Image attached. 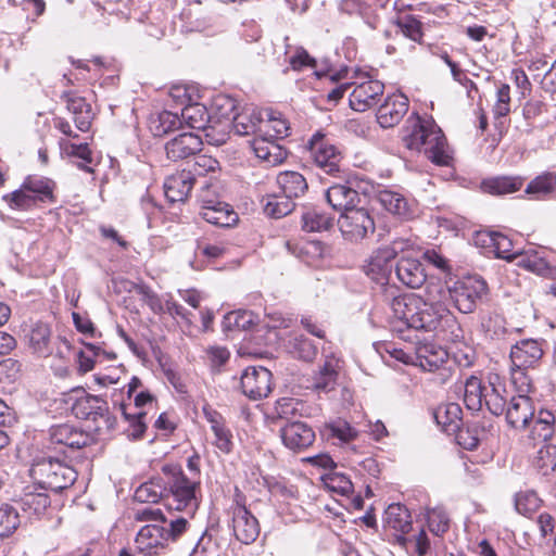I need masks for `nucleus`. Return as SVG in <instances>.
Returning a JSON list of instances; mask_svg holds the SVG:
<instances>
[{"label":"nucleus","instance_id":"0eeeda50","mask_svg":"<svg viewBox=\"0 0 556 556\" xmlns=\"http://www.w3.org/2000/svg\"><path fill=\"white\" fill-rule=\"evenodd\" d=\"M342 236L352 242L363 240L375 231V223L365 208H352L344 212L339 219Z\"/></svg>","mask_w":556,"mask_h":556},{"label":"nucleus","instance_id":"13d9d810","mask_svg":"<svg viewBox=\"0 0 556 556\" xmlns=\"http://www.w3.org/2000/svg\"><path fill=\"white\" fill-rule=\"evenodd\" d=\"M427 522L430 531L435 535H442L448 530L450 519L442 507H434L427 511Z\"/></svg>","mask_w":556,"mask_h":556},{"label":"nucleus","instance_id":"dca6fc26","mask_svg":"<svg viewBox=\"0 0 556 556\" xmlns=\"http://www.w3.org/2000/svg\"><path fill=\"white\" fill-rule=\"evenodd\" d=\"M280 437L286 447L302 452L315 441L314 430L302 421L288 422L280 429Z\"/></svg>","mask_w":556,"mask_h":556},{"label":"nucleus","instance_id":"4468645a","mask_svg":"<svg viewBox=\"0 0 556 556\" xmlns=\"http://www.w3.org/2000/svg\"><path fill=\"white\" fill-rule=\"evenodd\" d=\"M204 418L210 424V429L214 435L213 445L224 454H230L233 450V434L223 415L213 409L210 405L202 408Z\"/></svg>","mask_w":556,"mask_h":556},{"label":"nucleus","instance_id":"f03ea898","mask_svg":"<svg viewBox=\"0 0 556 556\" xmlns=\"http://www.w3.org/2000/svg\"><path fill=\"white\" fill-rule=\"evenodd\" d=\"M402 140L407 149L422 152L435 165L450 166L453 162V151L431 117L409 116Z\"/></svg>","mask_w":556,"mask_h":556},{"label":"nucleus","instance_id":"5701e85b","mask_svg":"<svg viewBox=\"0 0 556 556\" xmlns=\"http://www.w3.org/2000/svg\"><path fill=\"white\" fill-rule=\"evenodd\" d=\"M477 242L482 247L491 249L495 256L506 261H516L521 251L513 250L511 240L497 231H481L477 235Z\"/></svg>","mask_w":556,"mask_h":556},{"label":"nucleus","instance_id":"8fccbe9b","mask_svg":"<svg viewBox=\"0 0 556 556\" xmlns=\"http://www.w3.org/2000/svg\"><path fill=\"white\" fill-rule=\"evenodd\" d=\"M165 485L162 479H153L142 483L135 491V500L140 503H157L162 498Z\"/></svg>","mask_w":556,"mask_h":556},{"label":"nucleus","instance_id":"423d86ee","mask_svg":"<svg viewBox=\"0 0 556 556\" xmlns=\"http://www.w3.org/2000/svg\"><path fill=\"white\" fill-rule=\"evenodd\" d=\"M168 485L172 495L170 507L176 510H185L188 516L192 517L199 506L195 495L198 484L187 478L182 471H178L173 475Z\"/></svg>","mask_w":556,"mask_h":556},{"label":"nucleus","instance_id":"c85d7f7f","mask_svg":"<svg viewBox=\"0 0 556 556\" xmlns=\"http://www.w3.org/2000/svg\"><path fill=\"white\" fill-rule=\"evenodd\" d=\"M47 490H41L39 485L26 488L21 497V507L29 517H40L46 514L50 507V500Z\"/></svg>","mask_w":556,"mask_h":556},{"label":"nucleus","instance_id":"a211bd4d","mask_svg":"<svg viewBox=\"0 0 556 556\" xmlns=\"http://www.w3.org/2000/svg\"><path fill=\"white\" fill-rule=\"evenodd\" d=\"M49 438L51 444L72 450L86 446L90 440L86 432L70 424L52 426L49 430Z\"/></svg>","mask_w":556,"mask_h":556},{"label":"nucleus","instance_id":"aec40b11","mask_svg":"<svg viewBox=\"0 0 556 556\" xmlns=\"http://www.w3.org/2000/svg\"><path fill=\"white\" fill-rule=\"evenodd\" d=\"M397 279L408 288H420L427 279L424 265L417 258L402 256L395 266Z\"/></svg>","mask_w":556,"mask_h":556},{"label":"nucleus","instance_id":"49530a36","mask_svg":"<svg viewBox=\"0 0 556 556\" xmlns=\"http://www.w3.org/2000/svg\"><path fill=\"white\" fill-rule=\"evenodd\" d=\"M87 351L91 354H88L85 351H80L77 355L78 361V369L80 372L86 374L93 369L96 362L101 357H105L109 359H114L116 357L115 353H108L103 351L100 346H97L92 343L86 344Z\"/></svg>","mask_w":556,"mask_h":556},{"label":"nucleus","instance_id":"c9c22d12","mask_svg":"<svg viewBox=\"0 0 556 556\" xmlns=\"http://www.w3.org/2000/svg\"><path fill=\"white\" fill-rule=\"evenodd\" d=\"M523 179L519 176H497L481 182L483 192L492 195H505L521 189Z\"/></svg>","mask_w":556,"mask_h":556},{"label":"nucleus","instance_id":"7ed1b4c3","mask_svg":"<svg viewBox=\"0 0 556 556\" xmlns=\"http://www.w3.org/2000/svg\"><path fill=\"white\" fill-rule=\"evenodd\" d=\"M504 413L507 424L515 429H525L532 424L531 437L534 440L546 442L554 434V414L541 409L535 415L533 401L527 394L513 396Z\"/></svg>","mask_w":556,"mask_h":556},{"label":"nucleus","instance_id":"bb28decb","mask_svg":"<svg viewBox=\"0 0 556 556\" xmlns=\"http://www.w3.org/2000/svg\"><path fill=\"white\" fill-rule=\"evenodd\" d=\"M505 386L502 383L500 376L490 375L488 377L486 390H484L483 405L489 412L495 416L504 414L507 407Z\"/></svg>","mask_w":556,"mask_h":556},{"label":"nucleus","instance_id":"e433bc0d","mask_svg":"<svg viewBox=\"0 0 556 556\" xmlns=\"http://www.w3.org/2000/svg\"><path fill=\"white\" fill-rule=\"evenodd\" d=\"M276 181L285 197L288 199L304 195L308 188L305 177L293 170H287L278 174Z\"/></svg>","mask_w":556,"mask_h":556},{"label":"nucleus","instance_id":"1a4fd4ad","mask_svg":"<svg viewBox=\"0 0 556 556\" xmlns=\"http://www.w3.org/2000/svg\"><path fill=\"white\" fill-rule=\"evenodd\" d=\"M555 257L549 250L530 248L517 255L516 265L545 278H556Z\"/></svg>","mask_w":556,"mask_h":556},{"label":"nucleus","instance_id":"f257e3e1","mask_svg":"<svg viewBox=\"0 0 556 556\" xmlns=\"http://www.w3.org/2000/svg\"><path fill=\"white\" fill-rule=\"evenodd\" d=\"M444 290L440 283H428L422 294L405 293L392 299L391 328L434 332L456 325L454 314L443 303Z\"/></svg>","mask_w":556,"mask_h":556},{"label":"nucleus","instance_id":"473e14b6","mask_svg":"<svg viewBox=\"0 0 556 556\" xmlns=\"http://www.w3.org/2000/svg\"><path fill=\"white\" fill-rule=\"evenodd\" d=\"M384 527L394 530L399 535L408 533L412 529V517L408 509L401 504H391L384 511Z\"/></svg>","mask_w":556,"mask_h":556},{"label":"nucleus","instance_id":"6e6d98bb","mask_svg":"<svg viewBox=\"0 0 556 556\" xmlns=\"http://www.w3.org/2000/svg\"><path fill=\"white\" fill-rule=\"evenodd\" d=\"M3 200L13 210L27 211V210L38 206L36 201L25 189V186L23 184L20 189L13 191L10 194L4 195Z\"/></svg>","mask_w":556,"mask_h":556},{"label":"nucleus","instance_id":"6ab92c4d","mask_svg":"<svg viewBox=\"0 0 556 556\" xmlns=\"http://www.w3.org/2000/svg\"><path fill=\"white\" fill-rule=\"evenodd\" d=\"M194 181L192 170L184 169L170 175L164 182L165 197L172 203L185 202L193 188Z\"/></svg>","mask_w":556,"mask_h":556},{"label":"nucleus","instance_id":"c756f323","mask_svg":"<svg viewBox=\"0 0 556 556\" xmlns=\"http://www.w3.org/2000/svg\"><path fill=\"white\" fill-rule=\"evenodd\" d=\"M263 118V110L255 106H245L233 117L231 126L236 134L241 136H258V128Z\"/></svg>","mask_w":556,"mask_h":556},{"label":"nucleus","instance_id":"ea45409f","mask_svg":"<svg viewBox=\"0 0 556 556\" xmlns=\"http://www.w3.org/2000/svg\"><path fill=\"white\" fill-rule=\"evenodd\" d=\"M380 204L393 215L407 218L412 215L410 205L403 194L392 190H381L378 193Z\"/></svg>","mask_w":556,"mask_h":556},{"label":"nucleus","instance_id":"e2e57ef3","mask_svg":"<svg viewBox=\"0 0 556 556\" xmlns=\"http://www.w3.org/2000/svg\"><path fill=\"white\" fill-rule=\"evenodd\" d=\"M397 26L402 34L414 40L420 41L422 38L421 23L410 15H406L399 20Z\"/></svg>","mask_w":556,"mask_h":556},{"label":"nucleus","instance_id":"20e7f679","mask_svg":"<svg viewBox=\"0 0 556 556\" xmlns=\"http://www.w3.org/2000/svg\"><path fill=\"white\" fill-rule=\"evenodd\" d=\"M30 475L41 490L62 491L71 486L77 479L76 470L51 457L36 460Z\"/></svg>","mask_w":556,"mask_h":556},{"label":"nucleus","instance_id":"7c9ffc66","mask_svg":"<svg viewBox=\"0 0 556 556\" xmlns=\"http://www.w3.org/2000/svg\"><path fill=\"white\" fill-rule=\"evenodd\" d=\"M290 126L280 112L270 109L263 110V118L258 136H266L273 139H282L289 135Z\"/></svg>","mask_w":556,"mask_h":556},{"label":"nucleus","instance_id":"69168bd1","mask_svg":"<svg viewBox=\"0 0 556 556\" xmlns=\"http://www.w3.org/2000/svg\"><path fill=\"white\" fill-rule=\"evenodd\" d=\"M396 539L399 543L403 546H406L407 543H413L414 551L418 556H425L430 548L429 539L427 536V533L422 529L413 539L403 535H396Z\"/></svg>","mask_w":556,"mask_h":556},{"label":"nucleus","instance_id":"f3484780","mask_svg":"<svg viewBox=\"0 0 556 556\" xmlns=\"http://www.w3.org/2000/svg\"><path fill=\"white\" fill-rule=\"evenodd\" d=\"M408 110V99L403 93H393L386 98L377 112V121L383 128H390L401 122Z\"/></svg>","mask_w":556,"mask_h":556},{"label":"nucleus","instance_id":"ddd939ff","mask_svg":"<svg viewBox=\"0 0 556 556\" xmlns=\"http://www.w3.org/2000/svg\"><path fill=\"white\" fill-rule=\"evenodd\" d=\"M200 202L199 215L205 222L218 227H232L238 223V214L229 204L213 199H206L203 193L200 195Z\"/></svg>","mask_w":556,"mask_h":556},{"label":"nucleus","instance_id":"864d4df0","mask_svg":"<svg viewBox=\"0 0 556 556\" xmlns=\"http://www.w3.org/2000/svg\"><path fill=\"white\" fill-rule=\"evenodd\" d=\"M337 367L338 362L334 358L326 359L324 366L315 377L314 387L323 391L332 389L338 375Z\"/></svg>","mask_w":556,"mask_h":556},{"label":"nucleus","instance_id":"72a5a7b5","mask_svg":"<svg viewBox=\"0 0 556 556\" xmlns=\"http://www.w3.org/2000/svg\"><path fill=\"white\" fill-rule=\"evenodd\" d=\"M328 203L336 211L346 212L355 207L358 201V192L346 185H333L326 192Z\"/></svg>","mask_w":556,"mask_h":556},{"label":"nucleus","instance_id":"2f4dec72","mask_svg":"<svg viewBox=\"0 0 556 556\" xmlns=\"http://www.w3.org/2000/svg\"><path fill=\"white\" fill-rule=\"evenodd\" d=\"M433 417L438 426L448 434L455 433L463 426L462 408L457 403H446L438 406Z\"/></svg>","mask_w":556,"mask_h":556},{"label":"nucleus","instance_id":"cd10ccee","mask_svg":"<svg viewBox=\"0 0 556 556\" xmlns=\"http://www.w3.org/2000/svg\"><path fill=\"white\" fill-rule=\"evenodd\" d=\"M391 254L392 252L382 251L381 249L375 251L364 266L365 274L377 283L384 285L392 273Z\"/></svg>","mask_w":556,"mask_h":556},{"label":"nucleus","instance_id":"f8f14e48","mask_svg":"<svg viewBox=\"0 0 556 556\" xmlns=\"http://www.w3.org/2000/svg\"><path fill=\"white\" fill-rule=\"evenodd\" d=\"M240 384L245 396L261 400L271 392V372L262 366H250L242 372Z\"/></svg>","mask_w":556,"mask_h":556},{"label":"nucleus","instance_id":"393cba45","mask_svg":"<svg viewBox=\"0 0 556 556\" xmlns=\"http://www.w3.org/2000/svg\"><path fill=\"white\" fill-rule=\"evenodd\" d=\"M448 353L442 346L427 342L416 349L415 364L426 371H434L446 363Z\"/></svg>","mask_w":556,"mask_h":556},{"label":"nucleus","instance_id":"052dcab7","mask_svg":"<svg viewBox=\"0 0 556 556\" xmlns=\"http://www.w3.org/2000/svg\"><path fill=\"white\" fill-rule=\"evenodd\" d=\"M169 97L177 106L182 109L193 103L198 93L193 87L177 85L170 88Z\"/></svg>","mask_w":556,"mask_h":556},{"label":"nucleus","instance_id":"2eb2a0df","mask_svg":"<svg viewBox=\"0 0 556 556\" xmlns=\"http://www.w3.org/2000/svg\"><path fill=\"white\" fill-rule=\"evenodd\" d=\"M232 531L238 541L243 544L253 543L260 534L257 519L243 505H236L231 509Z\"/></svg>","mask_w":556,"mask_h":556},{"label":"nucleus","instance_id":"9d476101","mask_svg":"<svg viewBox=\"0 0 556 556\" xmlns=\"http://www.w3.org/2000/svg\"><path fill=\"white\" fill-rule=\"evenodd\" d=\"M165 535V526L159 523L146 525L136 535V548L143 556H162L167 553L169 547Z\"/></svg>","mask_w":556,"mask_h":556},{"label":"nucleus","instance_id":"412c9836","mask_svg":"<svg viewBox=\"0 0 556 556\" xmlns=\"http://www.w3.org/2000/svg\"><path fill=\"white\" fill-rule=\"evenodd\" d=\"M541 344L533 339H525L517 342L510 350L511 365L527 369L533 367L542 357Z\"/></svg>","mask_w":556,"mask_h":556},{"label":"nucleus","instance_id":"bf43d9fd","mask_svg":"<svg viewBox=\"0 0 556 556\" xmlns=\"http://www.w3.org/2000/svg\"><path fill=\"white\" fill-rule=\"evenodd\" d=\"M291 353L300 359L311 362L317 355V348L312 340L298 336L291 343Z\"/></svg>","mask_w":556,"mask_h":556},{"label":"nucleus","instance_id":"79ce46f5","mask_svg":"<svg viewBox=\"0 0 556 556\" xmlns=\"http://www.w3.org/2000/svg\"><path fill=\"white\" fill-rule=\"evenodd\" d=\"M181 119L178 113L163 111L150 118L149 128L156 137H162L180 127Z\"/></svg>","mask_w":556,"mask_h":556},{"label":"nucleus","instance_id":"3c124183","mask_svg":"<svg viewBox=\"0 0 556 556\" xmlns=\"http://www.w3.org/2000/svg\"><path fill=\"white\" fill-rule=\"evenodd\" d=\"M255 323V316L250 311L238 309L225 315L223 320L224 330H245Z\"/></svg>","mask_w":556,"mask_h":556},{"label":"nucleus","instance_id":"6e6552de","mask_svg":"<svg viewBox=\"0 0 556 556\" xmlns=\"http://www.w3.org/2000/svg\"><path fill=\"white\" fill-rule=\"evenodd\" d=\"M308 152L315 164L329 175L340 170L341 152L323 134H315L308 141Z\"/></svg>","mask_w":556,"mask_h":556},{"label":"nucleus","instance_id":"338daca9","mask_svg":"<svg viewBox=\"0 0 556 556\" xmlns=\"http://www.w3.org/2000/svg\"><path fill=\"white\" fill-rule=\"evenodd\" d=\"M511 382L518 394H529L532 390V382L527 375L526 369L517 368L511 365Z\"/></svg>","mask_w":556,"mask_h":556},{"label":"nucleus","instance_id":"f704fd0d","mask_svg":"<svg viewBox=\"0 0 556 556\" xmlns=\"http://www.w3.org/2000/svg\"><path fill=\"white\" fill-rule=\"evenodd\" d=\"M23 185L36 201L38 206L40 204L54 202L53 190L55 185L51 179L46 177L29 176L23 181Z\"/></svg>","mask_w":556,"mask_h":556},{"label":"nucleus","instance_id":"603ef678","mask_svg":"<svg viewBox=\"0 0 556 556\" xmlns=\"http://www.w3.org/2000/svg\"><path fill=\"white\" fill-rule=\"evenodd\" d=\"M60 148L63 153L70 156L78 157L84 162V164H79V168L88 173L92 172V169L87 166V164L92 162L91 151L87 143L76 144L66 139H62L60 140Z\"/></svg>","mask_w":556,"mask_h":556},{"label":"nucleus","instance_id":"4be33fe9","mask_svg":"<svg viewBox=\"0 0 556 556\" xmlns=\"http://www.w3.org/2000/svg\"><path fill=\"white\" fill-rule=\"evenodd\" d=\"M202 140L192 132H182L165 144L167 159L179 161L187 159L201 150Z\"/></svg>","mask_w":556,"mask_h":556},{"label":"nucleus","instance_id":"9b49d317","mask_svg":"<svg viewBox=\"0 0 556 556\" xmlns=\"http://www.w3.org/2000/svg\"><path fill=\"white\" fill-rule=\"evenodd\" d=\"M352 83L354 89L350 93V106L352 110L357 112H365L372 108L384 90V85L375 79H366L364 76H359Z\"/></svg>","mask_w":556,"mask_h":556},{"label":"nucleus","instance_id":"680f3d73","mask_svg":"<svg viewBox=\"0 0 556 556\" xmlns=\"http://www.w3.org/2000/svg\"><path fill=\"white\" fill-rule=\"evenodd\" d=\"M536 467L542 470L543 475H547L549 471L556 468V447L544 445L538 451L535 458Z\"/></svg>","mask_w":556,"mask_h":556},{"label":"nucleus","instance_id":"a878e982","mask_svg":"<svg viewBox=\"0 0 556 556\" xmlns=\"http://www.w3.org/2000/svg\"><path fill=\"white\" fill-rule=\"evenodd\" d=\"M72 410L77 418L96 421L108 414L109 406L100 396L85 394L74 402Z\"/></svg>","mask_w":556,"mask_h":556},{"label":"nucleus","instance_id":"5fc2aeb1","mask_svg":"<svg viewBox=\"0 0 556 556\" xmlns=\"http://www.w3.org/2000/svg\"><path fill=\"white\" fill-rule=\"evenodd\" d=\"M212 109L219 119H225L231 125L237 115V101L230 96L219 94L213 100Z\"/></svg>","mask_w":556,"mask_h":556},{"label":"nucleus","instance_id":"4c0bfd02","mask_svg":"<svg viewBox=\"0 0 556 556\" xmlns=\"http://www.w3.org/2000/svg\"><path fill=\"white\" fill-rule=\"evenodd\" d=\"M67 109L73 115L77 129L88 131L93 119L91 105L84 98L71 97L67 100Z\"/></svg>","mask_w":556,"mask_h":556},{"label":"nucleus","instance_id":"58836bf2","mask_svg":"<svg viewBox=\"0 0 556 556\" xmlns=\"http://www.w3.org/2000/svg\"><path fill=\"white\" fill-rule=\"evenodd\" d=\"M29 346L40 356L51 354L50 338L51 330L47 324L35 323L27 334Z\"/></svg>","mask_w":556,"mask_h":556},{"label":"nucleus","instance_id":"a19ab883","mask_svg":"<svg viewBox=\"0 0 556 556\" xmlns=\"http://www.w3.org/2000/svg\"><path fill=\"white\" fill-rule=\"evenodd\" d=\"M484 390H486V383H483L476 376H470L466 380L464 386V403L468 409L478 412L482 408Z\"/></svg>","mask_w":556,"mask_h":556},{"label":"nucleus","instance_id":"774afa93","mask_svg":"<svg viewBox=\"0 0 556 556\" xmlns=\"http://www.w3.org/2000/svg\"><path fill=\"white\" fill-rule=\"evenodd\" d=\"M292 203L289 201H279L274 197L267 201L264 211L268 216L280 218L292 211Z\"/></svg>","mask_w":556,"mask_h":556},{"label":"nucleus","instance_id":"37998d69","mask_svg":"<svg viewBox=\"0 0 556 556\" xmlns=\"http://www.w3.org/2000/svg\"><path fill=\"white\" fill-rule=\"evenodd\" d=\"M180 119L184 121L192 129H205L210 122V115L206 108L197 102V100L181 109Z\"/></svg>","mask_w":556,"mask_h":556},{"label":"nucleus","instance_id":"0e129e2a","mask_svg":"<svg viewBox=\"0 0 556 556\" xmlns=\"http://www.w3.org/2000/svg\"><path fill=\"white\" fill-rule=\"evenodd\" d=\"M269 492L278 501L291 503L298 498V489L286 482L277 481L270 484Z\"/></svg>","mask_w":556,"mask_h":556},{"label":"nucleus","instance_id":"a18cd8bd","mask_svg":"<svg viewBox=\"0 0 556 556\" xmlns=\"http://www.w3.org/2000/svg\"><path fill=\"white\" fill-rule=\"evenodd\" d=\"M333 218L318 208H308L302 215V227L305 231H325L331 228Z\"/></svg>","mask_w":556,"mask_h":556},{"label":"nucleus","instance_id":"de8ad7c7","mask_svg":"<svg viewBox=\"0 0 556 556\" xmlns=\"http://www.w3.org/2000/svg\"><path fill=\"white\" fill-rule=\"evenodd\" d=\"M556 189V174L543 173L532 179L527 188L526 193L535 199L543 198Z\"/></svg>","mask_w":556,"mask_h":556},{"label":"nucleus","instance_id":"4d7b16f0","mask_svg":"<svg viewBox=\"0 0 556 556\" xmlns=\"http://www.w3.org/2000/svg\"><path fill=\"white\" fill-rule=\"evenodd\" d=\"M541 506V500L534 491L519 492L515 498L517 511L523 516H530Z\"/></svg>","mask_w":556,"mask_h":556},{"label":"nucleus","instance_id":"39448f33","mask_svg":"<svg viewBox=\"0 0 556 556\" xmlns=\"http://www.w3.org/2000/svg\"><path fill=\"white\" fill-rule=\"evenodd\" d=\"M489 288L479 276H467L448 287L447 293L454 307L463 313L475 312L478 304L486 298Z\"/></svg>","mask_w":556,"mask_h":556},{"label":"nucleus","instance_id":"b1692460","mask_svg":"<svg viewBox=\"0 0 556 556\" xmlns=\"http://www.w3.org/2000/svg\"><path fill=\"white\" fill-rule=\"evenodd\" d=\"M251 148L257 159L270 166L278 165L287 157V151L277 142L276 139L266 136H256L251 141Z\"/></svg>","mask_w":556,"mask_h":556},{"label":"nucleus","instance_id":"09e8293b","mask_svg":"<svg viewBox=\"0 0 556 556\" xmlns=\"http://www.w3.org/2000/svg\"><path fill=\"white\" fill-rule=\"evenodd\" d=\"M21 525L18 510L10 505L0 506V539L8 538L13 534Z\"/></svg>","mask_w":556,"mask_h":556},{"label":"nucleus","instance_id":"c03bdc74","mask_svg":"<svg viewBox=\"0 0 556 556\" xmlns=\"http://www.w3.org/2000/svg\"><path fill=\"white\" fill-rule=\"evenodd\" d=\"M118 410L128 422V428L126 429L127 435L134 440L140 439L147 429L143 421L146 413L143 410L131 412L132 408L125 403L118 405Z\"/></svg>","mask_w":556,"mask_h":556}]
</instances>
